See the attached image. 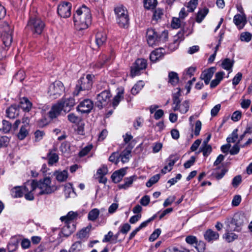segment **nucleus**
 <instances>
[{"instance_id": "8fccbe9b", "label": "nucleus", "mask_w": 252, "mask_h": 252, "mask_svg": "<svg viewBox=\"0 0 252 252\" xmlns=\"http://www.w3.org/2000/svg\"><path fill=\"white\" fill-rule=\"evenodd\" d=\"M82 249L81 241H77L73 243L69 249V252H79Z\"/></svg>"}, {"instance_id": "79ce46f5", "label": "nucleus", "mask_w": 252, "mask_h": 252, "mask_svg": "<svg viewBox=\"0 0 252 252\" xmlns=\"http://www.w3.org/2000/svg\"><path fill=\"white\" fill-rule=\"evenodd\" d=\"M212 147L210 145H202L199 152H202L204 157H207L212 152Z\"/></svg>"}, {"instance_id": "7c9ffc66", "label": "nucleus", "mask_w": 252, "mask_h": 252, "mask_svg": "<svg viewBox=\"0 0 252 252\" xmlns=\"http://www.w3.org/2000/svg\"><path fill=\"white\" fill-rule=\"evenodd\" d=\"M19 241L16 238L11 239L10 242L7 246V249L9 252H14L18 247Z\"/></svg>"}, {"instance_id": "e2e57ef3", "label": "nucleus", "mask_w": 252, "mask_h": 252, "mask_svg": "<svg viewBox=\"0 0 252 252\" xmlns=\"http://www.w3.org/2000/svg\"><path fill=\"white\" fill-rule=\"evenodd\" d=\"M92 146L89 145L86 146L84 148H83L79 153V156L80 157H84L86 156L92 149Z\"/></svg>"}, {"instance_id": "2eb2a0df", "label": "nucleus", "mask_w": 252, "mask_h": 252, "mask_svg": "<svg viewBox=\"0 0 252 252\" xmlns=\"http://www.w3.org/2000/svg\"><path fill=\"white\" fill-rule=\"evenodd\" d=\"M63 110L61 104H59V102L54 104L48 112L49 118L51 119L57 118L60 115Z\"/></svg>"}, {"instance_id": "338daca9", "label": "nucleus", "mask_w": 252, "mask_h": 252, "mask_svg": "<svg viewBox=\"0 0 252 252\" xmlns=\"http://www.w3.org/2000/svg\"><path fill=\"white\" fill-rule=\"evenodd\" d=\"M202 124L200 121L197 120L195 123V129H194V135L195 136H198L200 133V131L201 129Z\"/></svg>"}, {"instance_id": "774afa93", "label": "nucleus", "mask_w": 252, "mask_h": 252, "mask_svg": "<svg viewBox=\"0 0 252 252\" xmlns=\"http://www.w3.org/2000/svg\"><path fill=\"white\" fill-rule=\"evenodd\" d=\"M242 182V177L240 175L235 176L232 180V185L234 187H237Z\"/></svg>"}, {"instance_id": "09e8293b", "label": "nucleus", "mask_w": 252, "mask_h": 252, "mask_svg": "<svg viewBox=\"0 0 252 252\" xmlns=\"http://www.w3.org/2000/svg\"><path fill=\"white\" fill-rule=\"evenodd\" d=\"M240 39L242 41L249 42L252 39V34L249 32H243L240 34Z\"/></svg>"}, {"instance_id": "a211bd4d", "label": "nucleus", "mask_w": 252, "mask_h": 252, "mask_svg": "<svg viewBox=\"0 0 252 252\" xmlns=\"http://www.w3.org/2000/svg\"><path fill=\"white\" fill-rule=\"evenodd\" d=\"M75 103V100L72 97L64 99L63 100L59 102V104H61L62 109H64V111H69L71 108L74 105Z\"/></svg>"}, {"instance_id": "ddd939ff", "label": "nucleus", "mask_w": 252, "mask_h": 252, "mask_svg": "<svg viewBox=\"0 0 252 252\" xmlns=\"http://www.w3.org/2000/svg\"><path fill=\"white\" fill-rule=\"evenodd\" d=\"M93 107V101L89 99H86L80 102L77 110L82 113H88L91 112Z\"/></svg>"}, {"instance_id": "bf43d9fd", "label": "nucleus", "mask_w": 252, "mask_h": 252, "mask_svg": "<svg viewBox=\"0 0 252 252\" xmlns=\"http://www.w3.org/2000/svg\"><path fill=\"white\" fill-rule=\"evenodd\" d=\"M161 233V230L160 229H156L152 234L150 235L149 240L150 241H154L156 240L158 236H159Z\"/></svg>"}, {"instance_id": "3c124183", "label": "nucleus", "mask_w": 252, "mask_h": 252, "mask_svg": "<svg viewBox=\"0 0 252 252\" xmlns=\"http://www.w3.org/2000/svg\"><path fill=\"white\" fill-rule=\"evenodd\" d=\"M123 92H119L114 97L113 100V106L114 107L117 106L122 99L123 98Z\"/></svg>"}, {"instance_id": "e433bc0d", "label": "nucleus", "mask_w": 252, "mask_h": 252, "mask_svg": "<svg viewBox=\"0 0 252 252\" xmlns=\"http://www.w3.org/2000/svg\"><path fill=\"white\" fill-rule=\"evenodd\" d=\"M27 127L25 126H21L19 132L17 134V136L19 140H23L28 135L29 131L27 128Z\"/></svg>"}, {"instance_id": "de8ad7c7", "label": "nucleus", "mask_w": 252, "mask_h": 252, "mask_svg": "<svg viewBox=\"0 0 252 252\" xmlns=\"http://www.w3.org/2000/svg\"><path fill=\"white\" fill-rule=\"evenodd\" d=\"M160 178V175L159 174H156L153 177H152L149 181L146 183V186L147 187H152L154 184L158 182Z\"/></svg>"}, {"instance_id": "aec40b11", "label": "nucleus", "mask_w": 252, "mask_h": 252, "mask_svg": "<svg viewBox=\"0 0 252 252\" xmlns=\"http://www.w3.org/2000/svg\"><path fill=\"white\" fill-rule=\"evenodd\" d=\"M126 173V170L124 168L120 169L114 172L111 175V179L113 182L118 183L123 179Z\"/></svg>"}, {"instance_id": "37998d69", "label": "nucleus", "mask_w": 252, "mask_h": 252, "mask_svg": "<svg viewBox=\"0 0 252 252\" xmlns=\"http://www.w3.org/2000/svg\"><path fill=\"white\" fill-rule=\"evenodd\" d=\"M181 20L182 19H181L179 18H173L171 24L172 28L176 29L181 27L182 25L184 23L183 22H181Z\"/></svg>"}, {"instance_id": "49530a36", "label": "nucleus", "mask_w": 252, "mask_h": 252, "mask_svg": "<svg viewBox=\"0 0 252 252\" xmlns=\"http://www.w3.org/2000/svg\"><path fill=\"white\" fill-rule=\"evenodd\" d=\"M185 33L182 30H180L178 33L174 36V43H179L181 41H183L184 38V35Z\"/></svg>"}, {"instance_id": "c756f323", "label": "nucleus", "mask_w": 252, "mask_h": 252, "mask_svg": "<svg viewBox=\"0 0 252 252\" xmlns=\"http://www.w3.org/2000/svg\"><path fill=\"white\" fill-rule=\"evenodd\" d=\"M78 216V213L77 212H74L73 211H70L68 213L66 216H63L61 218L60 220L65 222H72L71 220L75 219Z\"/></svg>"}, {"instance_id": "f03ea898", "label": "nucleus", "mask_w": 252, "mask_h": 252, "mask_svg": "<svg viewBox=\"0 0 252 252\" xmlns=\"http://www.w3.org/2000/svg\"><path fill=\"white\" fill-rule=\"evenodd\" d=\"M75 25L79 30L88 28L91 23L92 16L90 10L83 5L76 11L73 15Z\"/></svg>"}, {"instance_id": "a18cd8bd", "label": "nucleus", "mask_w": 252, "mask_h": 252, "mask_svg": "<svg viewBox=\"0 0 252 252\" xmlns=\"http://www.w3.org/2000/svg\"><path fill=\"white\" fill-rule=\"evenodd\" d=\"M198 3V0H190L188 3L187 5V7L188 8V11L189 12H192L194 11V9L197 7Z\"/></svg>"}, {"instance_id": "b1692460", "label": "nucleus", "mask_w": 252, "mask_h": 252, "mask_svg": "<svg viewBox=\"0 0 252 252\" xmlns=\"http://www.w3.org/2000/svg\"><path fill=\"white\" fill-rule=\"evenodd\" d=\"M53 175L56 177L57 180L60 182L66 181L68 177L67 171L65 170L63 171H56Z\"/></svg>"}, {"instance_id": "864d4df0", "label": "nucleus", "mask_w": 252, "mask_h": 252, "mask_svg": "<svg viewBox=\"0 0 252 252\" xmlns=\"http://www.w3.org/2000/svg\"><path fill=\"white\" fill-rule=\"evenodd\" d=\"M180 105V112L183 114L187 113L189 107V101L188 100L184 101Z\"/></svg>"}, {"instance_id": "603ef678", "label": "nucleus", "mask_w": 252, "mask_h": 252, "mask_svg": "<svg viewBox=\"0 0 252 252\" xmlns=\"http://www.w3.org/2000/svg\"><path fill=\"white\" fill-rule=\"evenodd\" d=\"M179 159V156L178 155H171L168 158V165L169 167H171L174 165L176 162H177Z\"/></svg>"}, {"instance_id": "72a5a7b5", "label": "nucleus", "mask_w": 252, "mask_h": 252, "mask_svg": "<svg viewBox=\"0 0 252 252\" xmlns=\"http://www.w3.org/2000/svg\"><path fill=\"white\" fill-rule=\"evenodd\" d=\"M48 158V164L50 165H52L55 163H56L59 160V156L56 153H53L52 151H50L47 154Z\"/></svg>"}, {"instance_id": "f704fd0d", "label": "nucleus", "mask_w": 252, "mask_h": 252, "mask_svg": "<svg viewBox=\"0 0 252 252\" xmlns=\"http://www.w3.org/2000/svg\"><path fill=\"white\" fill-rule=\"evenodd\" d=\"M226 230V233L223 235V238L228 243L233 241L238 238L236 234Z\"/></svg>"}, {"instance_id": "0eeeda50", "label": "nucleus", "mask_w": 252, "mask_h": 252, "mask_svg": "<svg viewBox=\"0 0 252 252\" xmlns=\"http://www.w3.org/2000/svg\"><path fill=\"white\" fill-rule=\"evenodd\" d=\"M64 90L63 83L60 81H56L50 85L48 93L51 98L55 99L61 96Z\"/></svg>"}, {"instance_id": "052dcab7", "label": "nucleus", "mask_w": 252, "mask_h": 252, "mask_svg": "<svg viewBox=\"0 0 252 252\" xmlns=\"http://www.w3.org/2000/svg\"><path fill=\"white\" fill-rule=\"evenodd\" d=\"M186 242L189 245L197 244V240L195 236L192 235L188 236L186 238Z\"/></svg>"}, {"instance_id": "393cba45", "label": "nucleus", "mask_w": 252, "mask_h": 252, "mask_svg": "<svg viewBox=\"0 0 252 252\" xmlns=\"http://www.w3.org/2000/svg\"><path fill=\"white\" fill-rule=\"evenodd\" d=\"M106 33L103 32H98L95 36V43L99 47L102 46L106 40Z\"/></svg>"}, {"instance_id": "69168bd1", "label": "nucleus", "mask_w": 252, "mask_h": 252, "mask_svg": "<svg viewBox=\"0 0 252 252\" xmlns=\"http://www.w3.org/2000/svg\"><path fill=\"white\" fill-rule=\"evenodd\" d=\"M105 89H109L108 85L106 82H101L97 85V92H102Z\"/></svg>"}, {"instance_id": "ea45409f", "label": "nucleus", "mask_w": 252, "mask_h": 252, "mask_svg": "<svg viewBox=\"0 0 252 252\" xmlns=\"http://www.w3.org/2000/svg\"><path fill=\"white\" fill-rule=\"evenodd\" d=\"M130 228H131V226L128 223H125L124 224H123L121 226L119 232H118L117 234H116L115 235H114L115 240H117L120 232H121L123 234H126L129 231Z\"/></svg>"}, {"instance_id": "473e14b6", "label": "nucleus", "mask_w": 252, "mask_h": 252, "mask_svg": "<svg viewBox=\"0 0 252 252\" xmlns=\"http://www.w3.org/2000/svg\"><path fill=\"white\" fill-rule=\"evenodd\" d=\"M11 128V124L6 120H2L1 123L0 124V130L4 133L9 132Z\"/></svg>"}, {"instance_id": "5701e85b", "label": "nucleus", "mask_w": 252, "mask_h": 252, "mask_svg": "<svg viewBox=\"0 0 252 252\" xmlns=\"http://www.w3.org/2000/svg\"><path fill=\"white\" fill-rule=\"evenodd\" d=\"M17 106L19 108H21L24 111L29 112L32 108V104L27 98L23 97Z\"/></svg>"}, {"instance_id": "4d7b16f0", "label": "nucleus", "mask_w": 252, "mask_h": 252, "mask_svg": "<svg viewBox=\"0 0 252 252\" xmlns=\"http://www.w3.org/2000/svg\"><path fill=\"white\" fill-rule=\"evenodd\" d=\"M12 192L14 197H21L23 195L24 189L22 190L20 188L16 187L13 189Z\"/></svg>"}, {"instance_id": "9d476101", "label": "nucleus", "mask_w": 252, "mask_h": 252, "mask_svg": "<svg viewBox=\"0 0 252 252\" xmlns=\"http://www.w3.org/2000/svg\"><path fill=\"white\" fill-rule=\"evenodd\" d=\"M147 67V61L143 59H137L131 67L130 75L133 77L140 74L141 70L144 69Z\"/></svg>"}, {"instance_id": "7ed1b4c3", "label": "nucleus", "mask_w": 252, "mask_h": 252, "mask_svg": "<svg viewBox=\"0 0 252 252\" xmlns=\"http://www.w3.org/2000/svg\"><path fill=\"white\" fill-rule=\"evenodd\" d=\"M13 27L10 26L7 22H4L0 25L1 37L5 48L7 49L12 42Z\"/></svg>"}, {"instance_id": "9b49d317", "label": "nucleus", "mask_w": 252, "mask_h": 252, "mask_svg": "<svg viewBox=\"0 0 252 252\" xmlns=\"http://www.w3.org/2000/svg\"><path fill=\"white\" fill-rule=\"evenodd\" d=\"M71 4L69 2H63L58 6V13L63 18H66L71 15Z\"/></svg>"}, {"instance_id": "0e129e2a", "label": "nucleus", "mask_w": 252, "mask_h": 252, "mask_svg": "<svg viewBox=\"0 0 252 252\" xmlns=\"http://www.w3.org/2000/svg\"><path fill=\"white\" fill-rule=\"evenodd\" d=\"M242 77V74L240 72H238L232 79L233 85L235 86L237 85L241 80Z\"/></svg>"}, {"instance_id": "1a4fd4ad", "label": "nucleus", "mask_w": 252, "mask_h": 252, "mask_svg": "<svg viewBox=\"0 0 252 252\" xmlns=\"http://www.w3.org/2000/svg\"><path fill=\"white\" fill-rule=\"evenodd\" d=\"M111 97V94L109 89H105L100 92L96 96V105L99 108L101 109L103 106L106 105L109 101Z\"/></svg>"}, {"instance_id": "412c9836", "label": "nucleus", "mask_w": 252, "mask_h": 252, "mask_svg": "<svg viewBox=\"0 0 252 252\" xmlns=\"http://www.w3.org/2000/svg\"><path fill=\"white\" fill-rule=\"evenodd\" d=\"M19 108L16 104L12 105L6 111L7 116L10 119H14L19 115Z\"/></svg>"}, {"instance_id": "c03bdc74", "label": "nucleus", "mask_w": 252, "mask_h": 252, "mask_svg": "<svg viewBox=\"0 0 252 252\" xmlns=\"http://www.w3.org/2000/svg\"><path fill=\"white\" fill-rule=\"evenodd\" d=\"M238 129L237 128L235 129L231 134L227 138L226 141L228 143H234L238 138Z\"/></svg>"}, {"instance_id": "f257e3e1", "label": "nucleus", "mask_w": 252, "mask_h": 252, "mask_svg": "<svg viewBox=\"0 0 252 252\" xmlns=\"http://www.w3.org/2000/svg\"><path fill=\"white\" fill-rule=\"evenodd\" d=\"M36 188L40 189L39 195L51 194L58 189L57 186L51 185L50 177H45L39 181H28L25 184V189L27 191H34Z\"/></svg>"}, {"instance_id": "a878e982", "label": "nucleus", "mask_w": 252, "mask_h": 252, "mask_svg": "<svg viewBox=\"0 0 252 252\" xmlns=\"http://www.w3.org/2000/svg\"><path fill=\"white\" fill-rule=\"evenodd\" d=\"M163 57V54L161 53V49H156L151 53L150 59L152 62L154 63L161 59Z\"/></svg>"}, {"instance_id": "c85d7f7f", "label": "nucleus", "mask_w": 252, "mask_h": 252, "mask_svg": "<svg viewBox=\"0 0 252 252\" xmlns=\"http://www.w3.org/2000/svg\"><path fill=\"white\" fill-rule=\"evenodd\" d=\"M234 64V61L230 60L229 58H226L224 59L221 63V67L229 71V72L232 71V68Z\"/></svg>"}, {"instance_id": "bb28decb", "label": "nucleus", "mask_w": 252, "mask_h": 252, "mask_svg": "<svg viewBox=\"0 0 252 252\" xmlns=\"http://www.w3.org/2000/svg\"><path fill=\"white\" fill-rule=\"evenodd\" d=\"M168 83L173 86L176 85L179 81L178 74L174 71H170L168 73Z\"/></svg>"}, {"instance_id": "423d86ee", "label": "nucleus", "mask_w": 252, "mask_h": 252, "mask_svg": "<svg viewBox=\"0 0 252 252\" xmlns=\"http://www.w3.org/2000/svg\"><path fill=\"white\" fill-rule=\"evenodd\" d=\"M245 218L241 214H236L230 223L227 224L226 230L228 231H240L243 225Z\"/></svg>"}, {"instance_id": "f3484780", "label": "nucleus", "mask_w": 252, "mask_h": 252, "mask_svg": "<svg viewBox=\"0 0 252 252\" xmlns=\"http://www.w3.org/2000/svg\"><path fill=\"white\" fill-rule=\"evenodd\" d=\"M215 71V67H210L202 73L200 78L204 81L205 84L208 85Z\"/></svg>"}, {"instance_id": "5fc2aeb1", "label": "nucleus", "mask_w": 252, "mask_h": 252, "mask_svg": "<svg viewBox=\"0 0 252 252\" xmlns=\"http://www.w3.org/2000/svg\"><path fill=\"white\" fill-rule=\"evenodd\" d=\"M68 120L72 123L77 124L80 121V118L73 113H70L67 115Z\"/></svg>"}, {"instance_id": "4468645a", "label": "nucleus", "mask_w": 252, "mask_h": 252, "mask_svg": "<svg viewBox=\"0 0 252 252\" xmlns=\"http://www.w3.org/2000/svg\"><path fill=\"white\" fill-rule=\"evenodd\" d=\"M219 236L220 235L217 232L211 229L207 230L204 234L205 240L208 242H212L218 240Z\"/></svg>"}, {"instance_id": "4be33fe9", "label": "nucleus", "mask_w": 252, "mask_h": 252, "mask_svg": "<svg viewBox=\"0 0 252 252\" xmlns=\"http://www.w3.org/2000/svg\"><path fill=\"white\" fill-rule=\"evenodd\" d=\"M132 148V147L130 146V145H128L121 153L119 156V158H121L122 162L125 163L129 160V159L131 157L130 154Z\"/></svg>"}, {"instance_id": "cd10ccee", "label": "nucleus", "mask_w": 252, "mask_h": 252, "mask_svg": "<svg viewBox=\"0 0 252 252\" xmlns=\"http://www.w3.org/2000/svg\"><path fill=\"white\" fill-rule=\"evenodd\" d=\"M137 177L136 176H132L128 178H125V183L123 184H120L119 186V189H127L133 183V181L136 179Z\"/></svg>"}, {"instance_id": "6ab92c4d", "label": "nucleus", "mask_w": 252, "mask_h": 252, "mask_svg": "<svg viewBox=\"0 0 252 252\" xmlns=\"http://www.w3.org/2000/svg\"><path fill=\"white\" fill-rule=\"evenodd\" d=\"M233 22L239 29H242L247 22L246 16L238 14L234 16Z\"/></svg>"}, {"instance_id": "58836bf2", "label": "nucleus", "mask_w": 252, "mask_h": 252, "mask_svg": "<svg viewBox=\"0 0 252 252\" xmlns=\"http://www.w3.org/2000/svg\"><path fill=\"white\" fill-rule=\"evenodd\" d=\"M99 214V210L95 208L92 209L88 214V219L91 221H95L98 218Z\"/></svg>"}, {"instance_id": "f8f14e48", "label": "nucleus", "mask_w": 252, "mask_h": 252, "mask_svg": "<svg viewBox=\"0 0 252 252\" xmlns=\"http://www.w3.org/2000/svg\"><path fill=\"white\" fill-rule=\"evenodd\" d=\"M147 43L150 46L158 44L160 37L159 36L154 29H148L146 33Z\"/></svg>"}, {"instance_id": "13d9d810", "label": "nucleus", "mask_w": 252, "mask_h": 252, "mask_svg": "<svg viewBox=\"0 0 252 252\" xmlns=\"http://www.w3.org/2000/svg\"><path fill=\"white\" fill-rule=\"evenodd\" d=\"M181 30L184 32L186 34V35L188 36L192 32L193 29L192 27L190 28L185 23H183V25L181 26Z\"/></svg>"}, {"instance_id": "dca6fc26", "label": "nucleus", "mask_w": 252, "mask_h": 252, "mask_svg": "<svg viewBox=\"0 0 252 252\" xmlns=\"http://www.w3.org/2000/svg\"><path fill=\"white\" fill-rule=\"evenodd\" d=\"M65 224L62 229V233L66 237L70 236L75 230V226L73 222H65Z\"/></svg>"}, {"instance_id": "6e6552de", "label": "nucleus", "mask_w": 252, "mask_h": 252, "mask_svg": "<svg viewBox=\"0 0 252 252\" xmlns=\"http://www.w3.org/2000/svg\"><path fill=\"white\" fill-rule=\"evenodd\" d=\"M27 27L33 33L40 34L44 29L45 24L39 18H31L28 23Z\"/></svg>"}, {"instance_id": "680f3d73", "label": "nucleus", "mask_w": 252, "mask_h": 252, "mask_svg": "<svg viewBox=\"0 0 252 252\" xmlns=\"http://www.w3.org/2000/svg\"><path fill=\"white\" fill-rule=\"evenodd\" d=\"M195 248L198 251V252H204L205 250L206 245L204 242L200 241L199 243H197V244H195Z\"/></svg>"}, {"instance_id": "20e7f679", "label": "nucleus", "mask_w": 252, "mask_h": 252, "mask_svg": "<svg viewBox=\"0 0 252 252\" xmlns=\"http://www.w3.org/2000/svg\"><path fill=\"white\" fill-rule=\"evenodd\" d=\"M114 12L116 16L117 22L120 27L126 28L129 24L128 12L123 5H118L115 7Z\"/></svg>"}, {"instance_id": "a19ab883", "label": "nucleus", "mask_w": 252, "mask_h": 252, "mask_svg": "<svg viewBox=\"0 0 252 252\" xmlns=\"http://www.w3.org/2000/svg\"><path fill=\"white\" fill-rule=\"evenodd\" d=\"M157 3V0H144V5L147 9H154Z\"/></svg>"}, {"instance_id": "c9c22d12", "label": "nucleus", "mask_w": 252, "mask_h": 252, "mask_svg": "<svg viewBox=\"0 0 252 252\" xmlns=\"http://www.w3.org/2000/svg\"><path fill=\"white\" fill-rule=\"evenodd\" d=\"M144 86V82L143 81H139L134 86L131 90V93L132 94L135 95L137 94L139 91L143 88Z\"/></svg>"}, {"instance_id": "6e6d98bb", "label": "nucleus", "mask_w": 252, "mask_h": 252, "mask_svg": "<svg viewBox=\"0 0 252 252\" xmlns=\"http://www.w3.org/2000/svg\"><path fill=\"white\" fill-rule=\"evenodd\" d=\"M25 76V74L24 70H20L15 74L14 78L16 80L21 82L24 79Z\"/></svg>"}, {"instance_id": "4c0bfd02", "label": "nucleus", "mask_w": 252, "mask_h": 252, "mask_svg": "<svg viewBox=\"0 0 252 252\" xmlns=\"http://www.w3.org/2000/svg\"><path fill=\"white\" fill-rule=\"evenodd\" d=\"M92 226L90 225L85 228H82L76 235L78 238L82 239L87 237Z\"/></svg>"}, {"instance_id": "2f4dec72", "label": "nucleus", "mask_w": 252, "mask_h": 252, "mask_svg": "<svg viewBox=\"0 0 252 252\" xmlns=\"http://www.w3.org/2000/svg\"><path fill=\"white\" fill-rule=\"evenodd\" d=\"M208 9L204 8L198 11L196 16V21L197 23H201L208 13Z\"/></svg>"}, {"instance_id": "39448f33", "label": "nucleus", "mask_w": 252, "mask_h": 252, "mask_svg": "<svg viewBox=\"0 0 252 252\" xmlns=\"http://www.w3.org/2000/svg\"><path fill=\"white\" fill-rule=\"evenodd\" d=\"M94 76L88 74L86 77H82L77 82L74 95H77L82 91L89 90L91 89L93 84V79Z\"/></svg>"}]
</instances>
